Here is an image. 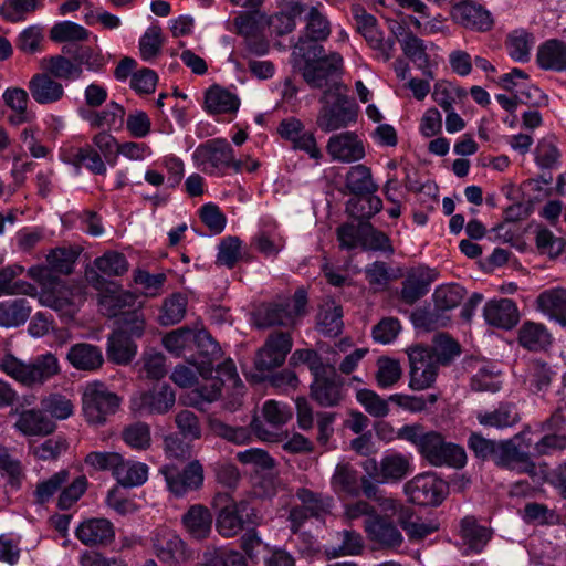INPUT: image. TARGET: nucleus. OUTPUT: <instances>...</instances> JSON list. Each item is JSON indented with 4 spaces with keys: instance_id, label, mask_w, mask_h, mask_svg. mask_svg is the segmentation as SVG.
<instances>
[{
    "instance_id": "79ce46f5",
    "label": "nucleus",
    "mask_w": 566,
    "mask_h": 566,
    "mask_svg": "<svg viewBox=\"0 0 566 566\" xmlns=\"http://www.w3.org/2000/svg\"><path fill=\"white\" fill-rule=\"evenodd\" d=\"M67 156L69 161L77 168L83 166L95 175H105L107 171L102 155L92 145L72 147Z\"/></svg>"
},
{
    "instance_id": "8fccbe9b",
    "label": "nucleus",
    "mask_w": 566,
    "mask_h": 566,
    "mask_svg": "<svg viewBox=\"0 0 566 566\" xmlns=\"http://www.w3.org/2000/svg\"><path fill=\"white\" fill-rule=\"evenodd\" d=\"M345 186L355 196L371 195L377 191V185L373 180L371 171L365 165H356L349 168L346 174Z\"/></svg>"
},
{
    "instance_id": "b1692460",
    "label": "nucleus",
    "mask_w": 566,
    "mask_h": 566,
    "mask_svg": "<svg viewBox=\"0 0 566 566\" xmlns=\"http://www.w3.org/2000/svg\"><path fill=\"white\" fill-rule=\"evenodd\" d=\"M451 17L458 24L478 31H485L492 24L490 12L469 0L454 4L451 9Z\"/></svg>"
},
{
    "instance_id": "9d476101",
    "label": "nucleus",
    "mask_w": 566,
    "mask_h": 566,
    "mask_svg": "<svg viewBox=\"0 0 566 566\" xmlns=\"http://www.w3.org/2000/svg\"><path fill=\"white\" fill-rule=\"evenodd\" d=\"M465 291L458 284H448L438 286L433 292L434 311H421L413 314L417 325L427 329H434L443 326L439 323V311H450L455 308L463 300Z\"/></svg>"
},
{
    "instance_id": "2eb2a0df",
    "label": "nucleus",
    "mask_w": 566,
    "mask_h": 566,
    "mask_svg": "<svg viewBox=\"0 0 566 566\" xmlns=\"http://www.w3.org/2000/svg\"><path fill=\"white\" fill-rule=\"evenodd\" d=\"M293 339L289 332H273L264 345L258 350L254 365L260 371H268L280 367L291 352Z\"/></svg>"
},
{
    "instance_id": "4be33fe9",
    "label": "nucleus",
    "mask_w": 566,
    "mask_h": 566,
    "mask_svg": "<svg viewBox=\"0 0 566 566\" xmlns=\"http://www.w3.org/2000/svg\"><path fill=\"white\" fill-rule=\"evenodd\" d=\"M327 153L334 160L352 163L365 156L363 143L352 132H345L329 137L326 146Z\"/></svg>"
},
{
    "instance_id": "774afa93",
    "label": "nucleus",
    "mask_w": 566,
    "mask_h": 566,
    "mask_svg": "<svg viewBox=\"0 0 566 566\" xmlns=\"http://www.w3.org/2000/svg\"><path fill=\"white\" fill-rule=\"evenodd\" d=\"M88 36V30L72 21L59 22L50 31V39L56 43L82 42Z\"/></svg>"
},
{
    "instance_id": "6e6552de",
    "label": "nucleus",
    "mask_w": 566,
    "mask_h": 566,
    "mask_svg": "<svg viewBox=\"0 0 566 566\" xmlns=\"http://www.w3.org/2000/svg\"><path fill=\"white\" fill-rule=\"evenodd\" d=\"M421 454L436 467L462 468L467 462L464 449L455 443L446 442L443 437L436 431L428 432V437L422 442Z\"/></svg>"
},
{
    "instance_id": "bf43d9fd",
    "label": "nucleus",
    "mask_w": 566,
    "mask_h": 566,
    "mask_svg": "<svg viewBox=\"0 0 566 566\" xmlns=\"http://www.w3.org/2000/svg\"><path fill=\"white\" fill-rule=\"evenodd\" d=\"M429 349L439 366L451 364L461 354L460 344L447 334L437 335L433 347Z\"/></svg>"
},
{
    "instance_id": "39448f33",
    "label": "nucleus",
    "mask_w": 566,
    "mask_h": 566,
    "mask_svg": "<svg viewBox=\"0 0 566 566\" xmlns=\"http://www.w3.org/2000/svg\"><path fill=\"white\" fill-rule=\"evenodd\" d=\"M307 294L298 289L291 298L277 300L263 305L255 315V324L259 328L272 326L292 327L296 319L305 314Z\"/></svg>"
},
{
    "instance_id": "a18cd8bd",
    "label": "nucleus",
    "mask_w": 566,
    "mask_h": 566,
    "mask_svg": "<svg viewBox=\"0 0 566 566\" xmlns=\"http://www.w3.org/2000/svg\"><path fill=\"white\" fill-rule=\"evenodd\" d=\"M136 297L133 293L123 290L107 291L99 297L101 311L108 317L120 316L123 317L126 307L135 305Z\"/></svg>"
},
{
    "instance_id": "a19ab883",
    "label": "nucleus",
    "mask_w": 566,
    "mask_h": 566,
    "mask_svg": "<svg viewBox=\"0 0 566 566\" xmlns=\"http://www.w3.org/2000/svg\"><path fill=\"white\" fill-rule=\"evenodd\" d=\"M81 114L92 128H112L123 124L125 109L116 102H111L103 111H82Z\"/></svg>"
},
{
    "instance_id": "3c124183",
    "label": "nucleus",
    "mask_w": 566,
    "mask_h": 566,
    "mask_svg": "<svg viewBox=\"0 0 566 566\" xmlns=\"http://www.w3.org/2000/svg\"><path fill=\"white\" fill-rule=\"evenodd\" d=\"M31 307L23 298L0 302V326L17 327L27 322Z\"/></svg>"
},
{
    "instance_id": "5701e85b",
    "label": "nucleus",
    "mask_w": 566,
    "mask_h": 566,
    "mask_svg": "<svg viewBox=\"0 0 566 566\" xmlns=\"http://www.w3.org/2000/svg\"><path fill=\"white\" fill-rule=\"evenodd\" d=\"M28 90L32 98L41 105L57 103L65 94L62 83L43 70L30 78Z\"/></svg>"
},
{
    "instance_id": "423d86ee",
    "label": "nucleus",
    "mask_w": 566,
    "mask_h": 566,
    "mask_svg": "<svg viewBox=\"0 0 566 566\" xmlns=\"http://www.w3.org/2000/svg\"><path fill=\"white\" fill-rule=\"evenodd\" d=\"M262 517L248 501H234L227 499L220 509L216 528L224 538H231L241 533L244 527H254L261 523Z\"/></svg>"
},
{
    "instance_id": "f8f14e48",
    "label": "nucleus",
    "mask_w": 566,
    "mask_h": 566,
    "mask_svg": "<svg viewBox=\"0 0 566 566\" xmlns=\"http://www.w3.org/2000/svg\"><path fill=\"white\" fill-rule=\"evenodd\" d=\"M410 364L409 387L412 390H424L436 381L439 364L432 358L430 349L423 346H415L408 350Z\"/></svg>"
},
{
    "instance_id": "7ed1b4c3",
    "label": "nucleus",
    "mask_w": 566,
    "mask_h": 566,
    "mask_svg": "<svg viewBox=\"0 0 566 566\" xmlns=\"http://www.w3.org/2000/svg\"><path fill=\"white\" fill-rule=\"evenodd\" d=\"M0 369L27 388H38L60 373L57 358L46 353L25 363L11 354L0 360Z\"/></svg>"
},
{
    "instance_id": "7c9ffc66",
    "label": "nucleus",
    "mask_w": 566,
    "mask_h": 566,
    "mask_svg": "<svg viewBox=\"0 0 566 566\" xmlns=\"http://www.w3.org/2000/svg\"><path fill=\"white\" fill-rule=\"evenodd\" d=\"M24 268L19 264H11L0 269V296L2 295H29L38 294L36 287L31 283L19 280Z\"/></svg>"
},
{
    "instance_id": "bb28decb",
    "label": "nucleus",
    "mask_w": 566,
    "mask_h": 566,
    "mask_svg": "<svg viewBox=\"0 0 566 566\" xmlns=\"http://www.w3.org/2000/svg\"><path fill=\"white\" fill-rule=\"evenodd\" d=\"M536 63L544 71L563 72L566 70V42L558 39L544 41L537 48Z\"/></svg>"
},
{
    "instance_id": "a211bd4d",
    "label": "nucleus",
    "mask_w": 566,
    "mask_h": 566,
    "mask_svg": "<svg viewBox=\"0 0 566 566\" xmlns=\"http://www.w3.org/2000/svg\"><path fill=\"white\" fill-rule=\"evenodd\" d=\"M437 276V271L428 266L410 269L401 282L400 300L407 305H413L429 292Z\"/></svg>"
},
{
    "instance_id": "f257e3e1",
    "label": "nucleus",
    "mask_w": 566,
    "mask_h": 566,
    "mask_svg": "<svg viewBox=\"0 0 566 566\" xmlns=\"http://www.w3.org/2000/svg\"><path fill=\"white\" fill-rule=\"evenodd\" d=\"M322 44L302 41L295 44L293 49V57L297 63L301 61L303 65L300 67L303 78L313 88L327 90L329 78L337 74L343 67V57L339 53L333 52L325 55Z\"/></svg>"
},
{
    "instance_id": "13d9d810",
    "label": "nucleus",
    "mask_w": 566,
    "mask_h": 566,
    "mask_svg": "<svg viewBox=\"0 0 566 566\" xmlns=\"http://www.w3.org/2000/svg\"><path fill=\"white\" fill-rule=\"evenodd\" d=\"M62 52L70 55L81 67L85 65L88 71L98 72L105 65L104 57L90 46L67 44L62 48Z\"/></svg>"
},
{
    "instance_id": "680f3d73",
    "label": "nucleus",
    "mask_w": 566,
    "mask_h": 566,
    "mask_svg": "<svg viewBox=\"0 0 566 566\" xmlns=\"http://www.w3.org/2000/svg\"><path fill=\"white\" fill-rule=\"evenodd\" d=\"M361 248L364 250L379 251L387 255H392L395 253V248L389 237L385 232L373 227L369 221L364 222Z\"/></svg>"
},
{
    "instance_id": "f03ea898",
    "label": "nucleus",
    "mask_w": 566,
    "mask_h": 566,
    "mask_svg": "<svg viewBox=\"0 0 566 566\" xmlns=\"http://www.w3.org/2000/svg\"><path fill=\"white\" fill-rule=\"evenodd\" d=\"M322 107L318 112L316 124L325 133L346 128L355 123L358 107L347 95V87L338 82L323 92L319 98Z\"/></svg>"
},
{
    "instance_id": "cd10ccee",
    "label": "nucleus",
    "mask_w": 566,
    "mask_h": 566,
    "mask_svg": "<svg viewBox=\"0 0 566 566\" xmlns=\"http://www.w3.org/2000/svg\"><path fill=\"white\" fill-rule=\"evenodd\" d=\"M499 84L502 88L516 93L523 104L532 103L542 94L539 88L531 84L528 74L516 67L503 74Z\"/></svg>"
},
{
    "instance_id": "9b49d317",
    "label": "nucleus",
    "mask_w": 566,
    "mask_h": 566,
    "mask_svg": "<svg viewBox=\"0 0 566 566\" xmlns=\"http://www.w3.org/2000/svg\"><path fill=\"white\" fill-rule=\"evenodd\" d=\"M409 500L418 505H439L448 492L447 483L434 473H422L405 484Z\"/></svg>"
},
{
    "instance_id": "dca6fc26",
    "label": "nucleus",
    "mask_w": 566,
    "mask_h": 566,
    "mask_svg": "<svg viewBox=\"0 0 566 566\" xmlns=\"http://www.w3.org/2000/svg\"><path fill=\"white\" fill-rule=\"evenodd\" d=\"M159 471L170 492L177 496L198 490L203 483V468L198 460L189 462L182 471L175 465H164Z\"/></svg>"
},
{
    "instance_id": "aec40b11",
    "label": "nucleus",
    "mask_w": 566,
    "mask_h": 566,
    "mask_svg": "<svg viewBox=\"0 0 566 566\" xmlns=\"http://www.w3.org/2000/svg\"><path fill=\"white\" fill-rule=\"evenodd\" d=\"M523 433L516 434L513 439L500 443V457L497 464L521 473L533 474L535 464L527 452L530 443L524 448L517 444Z\"/></svg>"
},
{
    "instance_id": "0e129e2a",
    "label": "nucleus",
    "mask_w": 566,
    "mask_h": 566,
    "mask_svg": "<svg viewBox=\"0 0 566 566\" xmlns=\"http://www.w3.org/2000/svg\"><path fill=\"white\" fill-rule=\"evenodd\" d=\"M193 340H196V331L180 327L168 333L163 338V344L169 353L181 356L187 349H193Z\"/></svg>"
},
{
    "instance_id": "4c0bfd02",
    "label": "nucleus",
    "mask_w": 566,
    "mask_h": 566,
    "mask_svg": "<svg viewBox=\"0 0 566 566\" xmlns=\"http://www.w3.org/2000/svg\"><path fill=\"white\" fill-rule=\"evenodd\" d=\"M15 428L25 436H45L54 431L55 424L41 410H24L19 415Z\"/></svg>"
},
{
    "instance_id": "de8ad7c7",
    "label": "nucleus",
    "mask_w": 566,
    "mask_h": 566,
    "mask_svg": "<svg viewBox=\"0 0 566 566\" xmlns=\"http://www.w3.org/2000/svg\"><path fill=\"white\" fill-rule=\"evenodd\" d=\"M205 103L207 111L211 114L234 113L240 106V99L235 94L219 86L208 90Z\"/></svg>"
},
{
    "instance_id": "6e6d98bb",
    "label": "nucleus",
    "mask_w": 566,
    "mask_h": 566,
    "mask_svg": "<svg viewBox=\"0 0 566 566\" xmlns=\"http://www.w3.org/2000/svg\"><path fill=\"white\" fill-rule=\"evenodd\" d=\"M305 11V3L293 0L286 4L283 11L273 15L270 23L279 35L287 34L295 29V19Z\"/></svg>"
},
{
    "instance_id": "052dcab7",
    "label": "nucleus",
    "mask_w": 566,
    "mask_h": 566,
    "mask_svg": "<svg viewBox=\"0 0 566 566\" xmlns=\"http://www.w3.org/2000/svg\"><path fill=\"white\" fill-rule=\"evenodd\" d=\"M123 441L135 450H147L151 444V432L148 423L136 421L122 431Z\"/></svg>"
},
{
    "instance_id": "20e7f679",
    "label": "nucleus",
    "mask_w": 566,
    "mask_h": 566,
    "mask_svg": "<svg viewBox=\"0 0 566 566\" xmlns=\"http://www.w3.org/2000/svg\"><path fill=\"white\" fill-rule=\"evenodd\" d=\"M85 300L82 284L71 283L55 279L44 283L39 292L41 305L57 312L61 317L72 319Z\"/></svg>"
},
{
    "instance_id": "e433bc0d",
    "label": "nucleus",
    "mask_w": 566,
    "mask_h": 566,
    "mask_svg": "<svg viewBox=\"0 0 566 566\" xmlns=\"http://www.w3.org/2000/svg\"><path fill=\"white\" fill-rule=\"evenodd\" d=\"M306 25L302 35H300L296 44L302 41L314 42L319 44V41L326 40L331 34V25L326 17L319 11L318 6L306 8Z\"/></svg>"
},
{
    "instance_id": "c9c22d12",
    "label": "nucleus",
    "mask_w": 566,
    "mask_h": 566,
    "mask_svg": "<svg viewBox=\"0 0 566 566\" xmlns=\"http://www.w3.org/2000/svg\"><path fill=\"white\" fill-rule=\"evenodd\" d=\"M137 353V346L129 335L115 331L107 342V358L117 365H128Z\"/></svg>"
},
{
    "instance_id": "1a4fd4ad",
    "label": "nucleus",
    "mask_w": 566,
    "mask_h": 566,
    "mask_svg": "<svg viewBox=\"0 0 566 566\" xmlns=\"http://www.w3.org/2000/svg\"><path fill=\"white\" fill-rule=\"evenodd\" d=\"M176 392L167 384H159L130 398V409L138 416L166 415L175 406Z\"/></svg>"
},
{
    "instance_id": "ea45409f",
    "label": "nucleus",
    "mask_w": 566,
    "mask_h": 566,
    "mask_svg": "<svg viewBox=\"0 0 566 566\" xmlns=\"http://www.w3.org/2000/svg\"><path fill=\"white\" fill-rule=\"evenodd\" d=\"M252 243L264 256H276L285 247V239L280 233L277 226L265 223L253 237Z\"/></svg>"
},
{
    "instance_id": "58836bf2",
    "label": "nucleus",
    "mask_w": 566,
    "mask_h": 566,
    "mask_svg": "<svg viewBox=\"0 0 566 566\" xmlns=\"http://www.w3.org/2000/svg\"><path fill=\"white\" fill-rule=\"evenodd\" d=\"M518 343L528 350L538 352L551 345L552 335L545 325L527 321L518 331Z\"/></svg>"
},
{
    "instance_id": "e2e57ef3",
    "label": "nucleus",
    "mask_w": 566,
    "mask_h": 566,
    "mask_svg": "<svg viewBox=\"0 0 566 566\" xmlns=\"http://www.w3.org/2000/svg\"><path fill=\"white\" fill-rule=\"evenodd\" d=\"M209 428L216 437L234 444H247L251 441V432L245 427H232L220 419L212 418L209 420Z\"/></svg>"
},
{
    "instance_id": "864d4df0",
    "label": "nucleus",
    "mask_w": 566,
    "mask_h": 566,
    "mask_svg": "<svg viewBox=\"0 0 566 566\" xmlns=\"http://www.w3.org/2000/svg\"><path fill=\"white\" fill-rule=\"evenodd\" d=\"M337 546L327 548V554L333 557L353 556L361 553L364 548V538L360 533L354 530H343L335 534Z\"/></svg>"
},
{
    "instance_id": "393cba45",
    "label": "nucleus",
    "mask_w": 566,
    "mask_h": 566,
    "mask_svg": "<svg viewBox=\"0 0 566 566\" xmlns=\"http://www.w3.org/2000/svg\"><path fill=\"white\" fill-rule=\"evenodd\" d=\"M193 348L197 349L200 361L196 363V370L203 378L212 375L214 363L221 358V348L219 344L206 331L196 332Z\"/></svg>"
},
{
    "instance_id": "4468645a",
    "label": "nucleus",
    "mask_w": 566,
    "mask_h": 566,
    "mask_svg": "<svg viewBox=\"0 0 566 566\" xmlns=\"http://www.w3.org/2000/svg\"><path fill=\"white\" fill-rule=\"evenodd\" d=\"M193 159L202 171L213 175L230 167L233 149L226 139L214 138L199 145L193 153Z\"/></svg>"
},
{
    "instance_id": "49530a36",
    "label": "nucleus",
    "mask_w": 566,
    "mask_h": 566,
    "mask_svg": "<svg viewBox=\"0 0 566 566\" xmlns=\"http://www.w3.org/2000/svg\"><path fill=\"white\" fill-rule=\"evenodd\" d=\"M296 497L300 500L303 509L314 518H323L331 513L333 497L319 492H314L306 488H300L296 491Z\"/></svg>"
},
{
    "instance_id": "0eeeda50",
    "label": "nucleus",
    "mask_w": 566,
    "mask_h": 566,
    "mask_svg": "<svg viewBox=\"0 0 566 566\" xmlns=\"http://www.w3.org/2000/svg\"><path fill=\"white\" fill-rule=\"evenodd\" d=\"M82 403L86 420L94 424H102L108 416L116 412L120 398L109 391L105 385L92 382L85 387Z\"/></svg>"
},
{
    "instance_id": "72a5a7b5",
    "label": "nucleus",
    "mask_w": 566,
    "mask_h": 566,
    "mask_svg": "<svg viewBox=\"0 0 566 566\" xmlns=\"http://www.w3.org/2000/svg\"><path fill=\"white\" fill-rule=\"evenodd\" d=\"M535 44V35L525 29H515L505 39V50L509 56L518 63H527Z\"/></svg>"
},
{
    "instance_id": "a878e982",
    "label": "nucleus",
    "mask_w": 566,
    "mask_h": 566,
    "mask_svg": "<svg viewBox=\"0 0 566 566\" xmlns=\"http://www.w3.org/2000/svg\"><path fill=\"white\" fill-rule=\"evenodd\" d=\"M153 546L159 559L165 563H178L185 558V543L175 532L169 530H157Z\"/></svg>"
},
{
    "instance_id": "6ab92c4d",
    "label": "nucleus",
    "mask_w": 566,
    "mask_h": 566,
    "mask_svg": "<svg viewBox=\"0 0 566 566\" xmlns=\"http://www.w3.org/2000/svg\"><path fill=\"white\" fill-rule=\"evenodd\" d=\"M566 419L560 409L542 424L543 437L535 443L534 451L538 455H548L566 449Z\"/></svg>"
},
{
    "instance_id": "c756f323",
    "label": "nucleus",
    "mask_w": 566,
    "mask_h": 566,
    "mask_svg": "<svg viewBox=\"0 0 566 566\" xmlns=\"http://www.w3.org/2000/svg\"><path fill=\"white\" fill-rule=\"evenodd\" d=\"M460 537L465 554L480 553L492 537V531L476 523L472 516H465L460 523Z\"/></svg>"
},
{
    "instance_id": "ddd939ff",
    "label": "nucleus",
    "mask_w": 566,
    "mask_h": 566,
    "mask_svg": "<svg viewBox=\"0 0 566 566\" xmlns=\"http://www.w3.org/2000/svg\"><path fill=\"white\" fill-rule=\"evenodd\" d=\"M311 397L322 407L338 406L345 397L343 381L336 374L334 366L327 365L313 375Z\"/></svg>"
},
{
    "instance_id": "c03bdc74",
    "label": "nucleus",
    "mask_w": 566,
    "mask_h": 566,
    "mask_svg": "<svg viewBox=\"0 0 566 566\" xmlns=\"http://www.w3.org/2000/svg\"><path fill=\"white\" fill-rule=\"evenodd\" d=\"M331 486L338 495H357L359 492L358 471L347 462L338 463L332 475Z\"/></svg>"
},
{
    "instance_id": "f3484780",
    "label": "nucleus",
    "mask_w": 566,
    "mask_h": 566,
    "mask_svg": "<svg viewBox=\"0 0 566 566\" xmlns=\"http://www.w3.org/2000/svg\"><path fill=\"white\" fill-rule=\"evenodd\" d=\"M364 530L368 539L382 549L397 551L403 544L402 533L387 516L377 514L366 518Z\"/></svg>"
},
{
    "instance_id": "2f4dec72",
    "label": "nucleus",
    "mask_w": 566,
    "mask_h": 566,
    "mask_svg": "<svg viewBox=\"0 0 566 566\" xmlns=\"http://www.w3.org/2000/svg\"><path fill=\"white\" fill-rule=\"evenodd\" d=\"M66 358L74 368L85 371L96 370L104 363L102 350L97 346L87 343L71 346Z\"/></svg>"
},
{
    "instance_id": "f704fd0d",
    "label": "nucleus",
    "mask_w": 566,
    "mask_h": 566,
    "mask_svg": "<svg viewBox=\"0 0 566 566\" xmlns=\"http://www.w3.org/2000/svg\"><path fill=\"white\" fill-rule=\"evenodd\" d=\"M66 54H57L41 61V69L55 80L74 81L82 76L83 67Z\"/></svg>"
},
{
    "instance_id": "603ef678",
    "label": "nucleus",
    "mask_w": 566,
    "mask_h": 566,
    "mask_svg": "<svg viewBox=\"0 0 566 566\" xmlns=\"http://www.w3.org/2000/svg\"><path fill=\"white\" fill-rule=\"evenodd\" d=\"M114 478L125 488L138 486L147 481L148 467L142 462L124 460L122 457Z\"/></svg>"
},
{
    "instance_id": "473e14b6",
    "label": "nucleus",
    "mask_w": 566,
    "mask_h": 566,
    "mask_svg": "<svg viewBox=\"0 0 566 566\" xmlns=\"http://www.w3.org/2000/svg\"><path fill=\"white\" fill-rule=\"evenodd\" d=\"M537 308L556 321L562 326H566V290L551 289L542 292L537 300Z\"/></svg>"
},
{
    "instance_id": "338daca9",
    "label": "nucleus",
    "mask_w": 566,
    "mask_h": 566,
    "mask_svg": "<svg viewBox=\"0 0 566 566\" xmlns=\"http://www.w3.org/2000/svg\"><path fill=\"white\" fill-rule=\"evenodd\" d=\"M94 266L106 276H120L128 271L126 256L117 251H106L94 260Z\"/></svg>"
},
{
    "instance_id": "5fc2aeb1",
    "label": "nucleus",
    "mask_w": 566,
    "mask_h": 566,
    "mask_svg": "<svg viewBox=\"0 0 566 566\" xmlns=\"http://www.w3.org/2000/svg\"><path fill=\"white\" fill-rule=\"evenodd\" d=\"M382 209V201L379 197L371 195H357L349 199L346 211L360 221L369 219Z\"/></svg>"
},
{
    "instance_id": "37998d69",
    "label": "nucleus",
    "mask_w": 566,
    "mask_h": 566,
    "mask_svg": "<svg viewBox=\"0 0 566 566\" xmlns=\"http://www.w3.org/2000/svg\"><path fill=\"white\" fill-rule=\"evenodd\" d=\"M398 522L411 542H420L439 530V523L413 517L410 509L400 512Z\"/></svg>"
},
{
    "instance_id": "09e8293b",
    "label": "nucleus",
    "mask_w": 566,
    "mask_h": 566,
    "mask_svg": "<svg viewBox=\"0 0 566 566\" xmlns=\"http://www.w3.org/2000/svg\"><path fill=\"white\" fill-rule=\"evenodd\" d=\"M411 471L409 459L400 453L385 455L379 465L378 476L384 482L402 480Z\"/></svg>"
},
{
    "instance_id": "69168bd1",
    "label": "nucleus",
    "mask_w": 566,
    "mask_h": 566,
    "mask_svg": "<svg viewBox=\"0 0 566 566\" xmlns=\"http://www.w3.org/2000/svg\"><path fill=\"white\" fill-rule=\"evenodd\" d=\"M403 54L419 69L426 70L429 65L427 46L420 38L408 31L405 38L399 40Z\"/></svg>"
},
{
    "instance_id": "412c9836",
    "label": "nucleus",
    "mask_w": 566,
    "mask_h": 566,
    "mask_svg": "<svg viewBox=\"0 0 566 566\" xmlns=\"http://www.w3.org/2000/svg\"><path fill=\"white\" fill-rule=\"evenodd\" d=\"M75 536L85 546H106L114 539L115 528L107 518L93 517L76 527Z\"/></svg>"
},
{
    "instance_id": "c85d7f7f",
    "label": "nucleus",
    "mask_w": 566,
    "mask_h": 566,
    "mask_svg": "<svg viewBox=\"0 0 566 566\" xmlns=\"http://www.w3.org/2000/svg\"><path fill=\"white\" fill-rule=\"evenodd\" d=\"M181 523L192 539L202 541L211 533L212 515L205 505L195 504L182 515Z\"/></svg>"
},
{
    "instance_id": "4d7b16f0",
    "label": "nucleus",
    "mask_w": 566,
    "mask_h": 566,
    "mask_svg": "<svg viewBox=\"0 0 566 566\" xmlns=\"http://www.w3.org/2000/svg\"><path fill=\"white\" fill-rule=\"evenodd\" d=\"M318 329L326 336H337L342 333L343 308L334 303H326L318 314Z\"/></svg>"
}]
</instances>
